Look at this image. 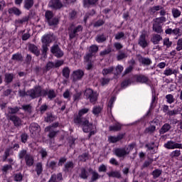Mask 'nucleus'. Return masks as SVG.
<instances>
[{"label": "nucleus", "instance_id": "nucleus-50", "mask_svg": "<svg viewBox=\"0 0 182 182\" xmlns=\"http://www.w3.org/2000/svg\"><path fill=\"white\" fill-rule=\"evenodd\" d=\"M124 38V33L119 32L115 35V39L119 41V39H123Z\"/></svg>", "mask_w": 182, "mask_h": 182}, {"label": "nucleus", "instance_id": "nucleus-29", "mask_svg": "<svg viewBox=\"0 0 182 182\" xmlns=\"http://www.w3.org/2000/svg\"><path fill=\"white\" fill-rule=\"evenodd\" d=\"M109 132H119V130L122 129V126L120 125V124L117 123L114 125L109 126Z\"/></svg>", "mask_w": 182, "mask_h": 182}, {"label": "nucleus", "instance_id": "nucleus-36", "mask_svg": "<svg viewBox=\"0 0 182 182\" xmlns=\"http://www.w3.org/2000/svg\"><path fill=\"white\" fill-rule=\"evenodd\" d=\"M165 99H166V102L171 105V103H174V96L171 94H168L166 95Z\"/></svg>", "mask_w": 182, "mask_h": 182}, {"label": "nucleus", "instance_id": "nucleus-56", "mask_svg": "<svg viewBox=\"0 0 182 182\" xmlns=\"http://www.w3.org/2000/svg\"><path fill=\"white\" fill-rule=\"evenodd\" d=\"M123 72V66L119 65L116 67V73L114 75H120Z\"/></svg>", "mask_w": 182, "mask_h": 182}, {"label": "nucleus", "instance_id": "nucleus-54", "mask_svg": "<svg viewBox=\"0 0 182 182\" xmlns=\"http://www.w3.org/2000/svg\"><path fill=\"white\" fill-rule=\"evenodd\" d=\"M28 21H29V16H26L23 17L21 19H18L17 21V22L18 23H25V22H28Z\"/></svg>", "mask_w": 182, "mask_h": 182}, {"label": "nucleus", "instance_id": "nucleus-5", "mask_svg": "<svg viewBox=\"0 0 182 182\" xmlns=\"http://www.w3.org/2000/svg\"><path fill=\"white\" fill-rule=\"evenodd\" d=\"M84 95L86 99L90 100V103H92L93 105L96 103V101L97 100V92H94L93 90L90 88L86 89Z\"/></svg>", "mask_w": 182, "mask_h": 182}, {"label": "nucleus", "instance_id": "nucleus-19", "mask_svg": "<svg viewBox=\"0 0 182 182\" xmlns=\"http://www.w3.org/2000/svg\"><path fill=\"white\" fill-rule=\"evenodd\" d=\"M124 136V134H119L117 136H109L108 141H109V143H117V141H120V140L123 139Z\"/></svg>", "mask_w": 182, "mask_h": 182}, {"label": "nucleus", "instance_id": "nucleus-23", "mask_svg": "<svg viewBox=\"0 0 182 182\" xmlns=\"http://www.w3.org/2000/svg\"><path fill=\"white\" fill-rule=\"evenodd\" d=\"M52 39H53V37L50 34L44 36L42 38V43L46 45H49V43L52 42Z\"/></svg>", "mask_w": 182, "mask_h": 182}, {"label": "nucleus", "instance_id": "nucleus-55", "mask_svg": "<svg viewBox=\"0 0 182 182\" xmlns=\"http://www.w3.org/2000/svg\"><path fill=\"white\" fill-rule=\"evenodd\" d=\"M129 85H132V80H126L124 82H122L121 86L122 87H127Z\"/></svg>", "mask_w": 182, "mask_h": 182}, {"label": "nucleus", "instance_id": "nucleus-4", "mask_svg": "<svg viewBox=\"0 0 182 182\" xmlns=\"http://www.w3.org/2000/svg\"><path fill=\"white\" fill-rule=\"evenodd\" d=\"M96 127L93 124L89 123V120H85L82 122V130L85 133H89V137L96 134Z\"/></svg>", "mask_w": 182, "mask_h": 182}, {"label": "nucleus", "instance_id": "nucleus-6", "mask_svg": "<svg viewBox=\"0 0 182 182\" xmlns=\"http://www.w3.org/2000/svg\"><path fill=\"white\" fill-rule=\"evenodd\" d=\"M82 31H83V27L82 26H75L72 25L69 28V35L70 39H73V38H75L77 33H80Z\"/></svg>", "mask_w": 182, "mask_h": 182}, {"label": "nucleus", "instance_id": "nucleus-60", "mask_svg": "<svg viewBox=\"0 0 182 182\" xmlns=\"http://www.w3.org/2000/svg\"><path fill=\"white\" fill-rule=\"evenodd\" d=\"M161 110L164 113H166V114H167V113H168V112L170 111L168 108V105H162Z\"/></svg>", "mask_w": 182, "mask_h": 182}, {"label": "nucleus", "instance_id": "nucleus-1", "mask_svg": "<svg viewBox=\"0 0 182 182\" xmlns=\"http://www.w3.org/2000/svg\"><path fill=\"white\" fill-rule=\"evenodd\" d=\"M164 148L168 150H174L169 154V157L171 159H177V157H180L181 156L182 150V144L176 142L173 140L168 141L166 144H164Z\"/></svg>", "mask_w": 182, "mask_h": 182}, {"label": "nucleus", "instance_id": "nucleus-63", "mask_svg": "<svg viewBox=\"0 0 182 182\" xmlns=\"http://www.w3.org/2000/svg\"><path fill=\"white\" fill-rule=\"evenodd\" d=\"M110 82V79L109 78H102L101 80V85L102 86H105V85H107V83H109Z\"/></svg>", "mask_w": 182, "mask_h": 182}, {"label": "nucleus", "instance_id": "nucleus-3", "mask_svg": "<svg viewBox=\"0 0 182 182\" xmlns=\"http://www.w3.org/2000/svg\"><path fill=\"white\" fill-rule=\"evenodd\" d=\"M134 144H131L127 146H125L124 148H118L114 150L115 155L117 157H126L129 153L131 152L133 149H134Z\"/></svg>", "mask_w": 182, "mask_h": 182}, {"label": "nucleus", "instance_id": "nucleus-57", "mask_svg": "<svg viewBox=\"0 0 182 182\" xmlns=\"http://www.w3.org/2000/svg\"><path fill=\"white\" fill-rule=\"evenodd\" d=\"M70 71L68 68H65L63 70V75L65 77H69V73Z\"/></svg>", "mask_w": 182, "mask_h": 182}, {"label": "nucleus", "instance_id": "nucleus-10", "mask_svg": "<svg viewBox=\"0 0 182 182\" xmlns=\"http://www.w3.org/2000/svg\"><path fill=\"white\" fill-rule=\"evenodd\" d=\"M48 6L53 9H60L63 6V4L60 0H50Z\"/></svg>", "mask_w": 182, "mask_h": 182}, {"label": "nucleus", "instance_id": "nucleus-51", "mask_svg": "<svg viewBox=\"0 0 182 182\" xmlns=\"http://www.w3.org/2000/svg\"><path fill=\"white\" fill-rule=\"evenodd\" d=\"M22 174L18 173H16L14 176V181H22Z\"/></svg>", "mask_w": 182, "mask_h": 182}, {"label": "nucleus", "instance_id": "nucleus-35", "mask_svg": "<svg viewBox=\"0 0 182 182\" xmlns=\"http://www.w3.org/2000/svg\"><path fill=\"white\" fill-rule=\"evenodd\" d=\"M14 74L6 73L5 75V81L6 82V83H11V82L14 80Z\"/></svg>", "mask_w": 182, "mask_h": 182}, {"label": "nucleus", "instance_id": "nucleus-62", "mask_svg": "<svg viewBox=\"0 0 182 182\" xmlns=\"http://www.w3.org/2000/svg\"><path fill=\"white\" fill-rule=\"evenodd\" d=\"M48 46H49V44L43 43V55H46V53L48 52V50H49V49L48 48Z\"/></svg>", "mask_w": 182, "mask_h": 182}, {"label": "nucleus", "instance_id": "nucleus-53", "mask_svg": "<svg viewBox=\"0 0 182 182\" xmlns=\"http://www.w3.org/2000/svg\"><path fill=\"white\" fill-rule=\"evenodd\" d=\"M168 116H176V114H178V111L176 109L169 110L168 111L167 114Z\"/></svg>", "mask_w": 182, "mask_h": 182}, {"label": "nucleus", "instance_id": "nucleus-41", "mask_svg": "<svg viewBox=\"0 0 182 182\" xmlns=\"http://www.w3.org/2000/svg\"><path fill=\"white\" fill-rule=\"evenodd\" d=\"M81 178L86 179L87 178L89 174L87 173V171H86V169L82 168H81V173L80 174Z\"/></svg>", "mask_w": 182, "mask_h": 182}, {"label": "nucleus", "instance_id": "nucleus-25", "mask_svg": "<svg viewBox=\"0 0 182 182\" xmlns=\"http://www.w3.org/2000/svg\"><path fill=\"white\" fill-rule=\"evenodd\" d=\"M114 70V68H113V67H109V68H104L102 70V75L104 76H107V75H112V73H113Z\"/></svg>", "mask_w": 182, "mask_h": 182}, {"label": "nucleus", "instance_id": "nucleus-42", "mask_svg": "<svg viewBox=\"0 0 182 182\" xmlns=\"http://www.w3.org/2000/svg\"><path fill=\"white\" fill-rule=\"evenodd\" d=\"M106 41V37L104 35H100L96 37V41L98 43H102Z\"/></svg>", "mask_w": 182, "mask_h": 182}, {"label": "nucleus", "instance_id": "nucleus-45", "mask_svg": "<svg viewBox=\"0 0 182 182\" xmlns=\"http://www.w3.org/2000/svg\"><path fill=\"white\" fill-rule=\"evenodd\" d=\"M11 59L13 60H22V55L19 54V53H16V54H14L13 55Z\"/></svg>", "mask_w": 182, "mask_h": 182}, {"label": "nucleus", "instance_id": "nucleus-16", "mask_svg": "<svg viewBox=\"0 0 182 182\" xmlns=\"http://www.w3.org/2000/svg\"><path fill=\"white\" fill-rule=\"evenodd\" d=\"M85 75V73L82 70H77L73 72V78L75 79V80H79L81 78L83 77Z\"/></svg>", "mask_w": 182, "mask_h": 182}, {"label": "nucleus", "instance_id": "nucleus-58", "mask_svg": "<svg viewBox=\"0 0 182 182\" xmlns=\"http://www.w3.org/2000/svg\"><path fill=\"white\" fill-rule=\"evenodd\" d=\"M141 62L143 65H150V63H151V60H150V59L144 58L141 59Z\"/></svg>", "mask_w": 182, "mask_h": 182}, {"label": "nucleus", "instance_id": "nucleus-46", "mask_svg": "<svg viewBox=\"0 0 182 182\" xmlns=\"http://www.w3.org/2000/svg\"><path fill=\"white\" fill-rule=\"evenodd\" d=\"M92 175L91 178L92 181H96V180H97V178H99L100 177L99 173L96 171H92Z\"/></svg>", "mask_w": 182, "mask_h": 182}, {"label": "nucleus", "instance_id": "nucleus-22", "mask_svg": "<svg viewBox=\"0 0 182 182\" xmlns=\"http://www.w3.org/2000/svg\"><path fill=\"white\" fill-rule=\"evenodd\" d=\"M33 6V0H24L23 1V8L27 11H29L31 8Z\"/></svg>", "mask_w": 182, "mask_h": 182}, {"label": "nucleus", "instance_id": "nucleus-12", "mask_svg": "<svg viewBox=\"0 0 182 182\" xmlns=\"http://www.w3.org/2000/svg\"><path fill=\"white\" fill-rule=\"evenodd\" d=\"M165 33L166 35H175V36H181V31L178 28H175L174 29L168 28L165 30Z\"/></svg>", "mask_w": 182, "mask_h": 182}, {"label": "nucleus", "instance_id": "nucleus-39", "mask_svg": "<svg viewBox=\"0 0 182 182\" xmlns=\"http://www.w3.org/2000/svg\"><path fill=\"white\" fill-rule=\"evenodd\" d=\"M48 95V99H54V97H56V93L53 90H50L48 92L46 91V95Z\"/></svg>", "mask_w": 182, "mask_h": 182}, {"label": "nucleus", "instance_id": "nucleus-17", "mask_svg": "<svg viewBox=\"0 0 182 182\" xmlns=\"http://www.w3.org/2000/svg\"><path fill=\"white\" fill-rule=\"evenodd\" d=\"M178 73V70H173L170 68H166L164 70V75L166 76H171V75H175V76H177V74Z\"/></svg>", "mask_w": 182, "mask_h": 182}, {"label": "nucleus", "instance_id": "nucleus-8", "mask_svg": "<svg viewBox=\"0 0 182 182\" xmlns=\"http://www.w3.org/2000/svg\"><path fill=\"white\" fill-rule=\"evenodd\" d=\"M99 50V47L97 46H91L89 48V53L85 56V60L86 62H89L90 59H92V56H93V53H96Z\"/></svg>", "mask_w": 182, "mask_h": 182}, {"label": "nucleus", "instance_id": "nucleus-2", "mask_svg": "<svg viewBox=\"0 0 182 182\" xmlns=\"http://www.w3.org/2000/svg\"><path fill=\"white\" fill-rule=\"evenodd\" d=\"M46 90H43L41 86H36L33 89L27 91V96H30L31 99H36L41 96H46Z\"/></svg>", "mask_w": 182, "mask_h": 182}, {"label": "nucleus", "instance_id": "nucleus-33", "mask_svg": "<svg viewBox=\"0 0 182 182\" xmlns=\"http://www.w3.org/2000/svg\"><path fill=\"white\" fill-rule=\"evenodd\" d=\"M107 174L109 177H116L117 178H120V177H121L120 172H119V171H112L111 172L107 173Z\"/></svg>", "mask_w": 182, "mask_h": 182}, {"label": "nucleus", "instance_id": "nucleus-26", "mask_svg": "<svg viewBox=\"0 0 182 182\" xmlns=\"http://www.w3.org/2000/svg\"><path fill=\"white\" fill-rule=\"evenodd\" d=\"M170 129H171L170 124H164L160 129V134H164V133H167Z\"/></svg>", "mask_w": 182, "mask_h": 182}, {"label": "nucleus", "instance_id": "nucleus-11", "mask_svg": "<svg viewBox=\"0 0 182 182\" xmlns=\"http://www.w3.org/2000/svg\"><path fill=\"white\" fill-rule=\"evenodd\" d=\"M134 79H135L136 82L138 83H146V85H149V77L144 75H135L134 77Z\"/></svg>", "mask_w": 182, "mask_h": 182}, {"label": "nucleus", "instance_id": "nucleus-32", "mask_svg": "<svg viewBox=\"0 0 182 182\" xmlns=\"http://www.w3.org/2000/svg\"><path fill=\"white\" fill-rule=\"evenodd\" d=\"M172 45H173V42L170 41V38H165L164 39V46H166V49L171 48Z\"/></svg>", "mask_w": 182, "mask_h": 182}, {"label": "nucleus", "instance_id": "nucleus-20", "mask_svg": "<svg viewBox=\"0 0 182 182\" xmlns=\"http://www.w3.org/2000/svg\"><path fill=\"white\" fill-rule=\"evenodd\" d=\"M28 49L31 52V53H33V55H36V56H39V55L41 54V52L39 51V49H38V47L33 44H30Z\"/></svg>", "mask_w": 182, "mask_h": 182}, {"label": "nucleus", "instance_id": "nucleus-48", "mask_svg": "<svg viewBox=\"0 0 182 182\" xmlns=\"http://www.w3.org/2000/svg\"><path fill=\"white\" fill-rule=\"evenodd\" d=\"M115 98L112 97L109 102H108V109H109V111L112 112V107H113V104L114 103Z\"/></svg>", "mask_w": 182, "mask_h": 182}, {"label": "nucleus", "instance_id": "nucleus-49", "mask_svg": "<svg viewBox=\"0 0 182 182\" xmlns=\"http://www.w3.org/2000/svg\"><path fill=\"white\" fill-rule=\"evenodd\" d=\"M45 15L48 21H50V19H52V18H53V13L50 11H46Z\"/></svg>", "mask_w": 182, "mask_h": 182}, {"label": "nucleus", "instance_id": "nucleus-44", "mask_svg": "<svg viewBox=\"0 0 182 182\" xmlns=\"http://www.w3.org/2000/svg\"><path fill=\"white\" fill-rule=\"evenodd\" d=\"M99 173H106L107 171V166L105 164H102L98 168Z\"/></svg>", "mask_w": 182, "mask_h": 182}, {"label": "nucleus", "instance_id": "nucleus-61", "mask_svg": "<svg viewBox=\"0 0 182 182\" xmlns=\"http://www.w3.org/2000/svg\"><path fill=\"white\" fill-rule=\"evenodd\" d=\"M59 20L58 18H53L52 21L49 20L48 23L50 26L58 25Z\"/></svg>", "mask_w": 182, "mask_h": 182}, {"label": "nucleus", "instance_id": "nucleus-40", "mask_svg": "<svg viewBox=\"0 0 182 182\" xmlns=\"http://www.w3.org/2000/svg\"><path fill=\"white\" fill-rule=\"evenodd\" d=\"M80 116L78 115V117H76L74 118V122L76 124H82L83 126V122H85V120H88V119H83L82 121V119H80Z\"/></svg>", "mask_w": 182, "mask_h": 182}, {"label": "nucleus", "instance_id": "nucleus-34", "mask_svg": "<svg viewBox=\"0 0 182 182\" xmlns=\"http://www.w3.org/2000/svg\"><path fill=\"white\" fill-rule=\"evenodd\" d=\"M102 108L100 106H95L92 108V113L95 114V116H98L99 114L102 112Z\"/></svg>", "mask_w": 182, "mask_h": 182}, {"label": "nucleus", "instance_id": "nucleus-7", "mask_svg": "<svg viewBox=\"0 0 182 182\" xmlns=\"http://www.w3.org/2000/svg\"><path fill=\"white\" fill-rule=\"evenodd\" d=\"M138 45L141 46V48H147L149 46V41L146 39V33H142L141 35L139 38Z\"/></svg>", "mask_w": 182, "mask_h": 182}, {"label": "nucleus", "instance_id": "nucleus-21", "mask_svg": "<svg viewBox=\"0 0 182 182\" xmlns=\"http://www.w3.org/2000/svg\"><path fill=\"white\" fill-rule=\"evenodd\" d=\"M153 31L157 33L160 32V18H157L154 20Z\"/></svg>", "mask_w": 182, "mask_h": 182}, {"label": "nucleus", "instance_id": "nucleus-38", "mask_svg": "<svg viewBox=\"0 0 182 182\" xmlns=\"http://www.w3.org/2000/svg\"><path fill=\"white\" fill-rule=\"evenodd\" d=\"M151 42L154 45H158L159 42H160V36L159 34H154L151 38Z\"/></svg>", "mask_w": 182, "mask_h": 182}, {"label": "nucleus", "instance_id": "nucleus-47", "mask_svg": "<svg viewBox=\"0 0 182 182\" xmlns=\"http://www.w3.org/2000/svg\"><path fill=\"white\" fill-rule=\"evenodd\" d=\"M19 112V108L16 107L14 108H9V113L11 114H15V113H18Z\"/></svg>", "mask_w": 182, "mask_h": 182}, {"label": "nucleus", "instance_id": "nucleus-9", "mask_svg": "<svg viewBox=\"0 0 182 182\" xmlns=\"http://www.w3.org/2000/svg\"><path fill=\"white\" fill-rule=\"evenodd\" d=\"M30 132L33 134V137H35V136H39V133H41V127L36 123H32L30 125Z\"/></svg>", "mask_w": 182, "mask_h": 182}, {"label": "nucleus", "instance_id": "nucleus-28", "mask_svg": "<svg viewBox=\"0 0 182 182\" xmlns=\"http://www.w3.org/2000/svg\"><path fill=\"white\" fill-rule=\"evenodd\" d=\"M75 167V165L73 164V162L72 161H68L65 164L64 171H70Z\"/></svg>", "mask_w": 182, "mask_h": 182}, {"label": "nucleus", "instance_id": "nucleus-15", "mask_svg": "<svg viewBox=\"0 0 182 182\" xmlns=\"http://www.w3.org/2000/svg\"><path fill=\"white\" fill-rule=\"evenodd\" d=\"M8 12L10 15H16V16H20V15H22V11L17 7H11L9 9Z\"/></svg>", "mask_w": 182, "mask_h": 182}, {"label": "nucleus", "instance_id": "nucleus-14", "mask_svg": "<svg viewBox=\"0 0 182 182\" xmlns=\"http://www.w3.org/2000/svg\"><path fill=\"white\" fill-rule=\"evenodd\" d=\"M145 147L148 154H154L157 151V147L154 146V144H146Z\"/></svg>", "mask_w": 182, "mask_h": 182}, {"label": "nucleus", "instance_id": "nucleus-37", "mask_svg": "<svg viewBox=\"0 0 182 182\" xmlns=\"http://www.w3.org/2000/svg\"><path fill=\"white\" fill-rule=\"evenodd\" d=\"M36 171L39 176L40 174L42 173V171H43V168L42 167V164L41 163H38L36 166Z\"/></svg>", "mask_w": 182, "mask_h": 182}, {"label": "nucleus", "instance_id": "nucleus-18", "mask_svg": "<svg viewBox=\"0 0 182 182\" xmlns=\"http://www.w3.org/2000/svg\"><path fill=\"white\" fill-rule=\"evenodd\" d=\"M62 180H63V178L62 177V173H58L57 175H52L48 182H60L62 181Z\"/></svg>", "mask_w": 182, "mask_h": 182}, {"label": "nucleus", "instance_id": "nucleus-59", "mask_svg": "<svg viewBox=\"0 0 182 182\" xmlns=\"http://www.w3.org/2000/svg\"><path fill=\"white\" fill-rule=\"evenodd\" d=\"M9 170H12L11 165H6L2 168V171H4V173H6V171H9Z\"/></svg>", "mask_w": 182, "mask_h": 182}, {"label": "nucleus", "instance_id": "nucleus-24", "mask_svg": "<svg viewBox=\"0 0 182 182\" xmlns=\"http://www.w3.org/2000/svg\"><path fill=\"white\" fill-rule=\"evenodd\" d=\"M10 120L14 123L15 126H21L22 121L21 119L16 116H11L10 117Z\"/></svg>", "mask_w": 182, "mask_h": 182}, {"label": "nucleus", "instance_id": "nucleus-31", "mask_svg": "<svg viewBox=\"0 0 182 182\" xmlns=\"http://www.w3.org/2000/svg\"><path fill=\"white\" fill-rule=\"evenodd\" d=\"M45 132H50V134H48V137H50V139H53V137L56 136V132L52 131V127H47L45 129Z\"/></svg>", "mask_w": 182, "mask_h": 182}, {"label": "nucleus", "instance_id": "nucleus-13", "mask_svg": "<svg viewBox=\"0 0 182 182\" xmlns=\"http://www.w3.org/2000/svg\"><path fill=\"white\" fill-rule=\"evenodd\" d=\"M51 52L55 56H56V58H62V56H63V51L59 48L58 46H53Z\"/></svg>", "mask_w": 182, "mask_h": 182}, {"label": "nucleus", "instance_id": "nucleus-27", "mask_svg": "<svg viewBox=\"0 0 182 182\" xmlns=\"http://www.w3.org/2000/svg\"><path fill=\"white\" fill-rule=\"evenodd\" d=\"M25 160L27 166H31L33 165V157H32V156L26 154L25 156Z\"/></svg>", "mask_w": 182, "mask_h": 182}, {"label": "nucleus", "instance_id": "nucleus-43", "mask_svg": "<svg viewBox=\"0 0 182 182\" xmlns=\"http://www.w3.org/2000/svg\"><path fill=\"white\" fill-rule=\"evenodd\" d=\"M177 46L176 48V50L177 52H180V50H182V38H179L176 43Z\"/></svg>", "mask_w": 182, "mask_h": 182}, {"label": "nucleus", "instance_id": "nucleus-52", "mask_svg": "<svg viewBox=\"0 0 182 182\" xmlns=\"http://www.w3.org/2000/svg\"><path fill=\"white\" fill-rule=\"evenodd\" d=\"M88 112L89 109L87 108L82 109L81 110L79 111L78 116H80V117H82L83 114H86V113H87Z\"/></svg>", "mask_w": 182, "mask_h": 182}, {"label": "nucleus", "instance_id": "nucleus-30", "mask_svg": "<svg viewBox=\"0 0 182 182\" xmlns=\"http://www.w3.org/2000/svg\"><path fill=\"white\" fill-rule=\"evenodd\" d=\"M172 15L175 18H180L181 16V11L178 9L173 8L172 9Z\"/></svg>", "mask_w": 182, "mask_h": 182}, {"label": "nucleus", "instance_id": "nucleus-64", "mask_svg": "<svg viewBox=\"0 0 182 182\" xmlns=\"http://www.w3.org/2000/svg\"><path fill=\"white\" fill-rule=\"evenodd\" d=\"M124 58H127V55H126V53H121L117 56V60H122V59H124Z\"/></svg>", "mask_w": 182, "mask_h": 182}]
</instances>
